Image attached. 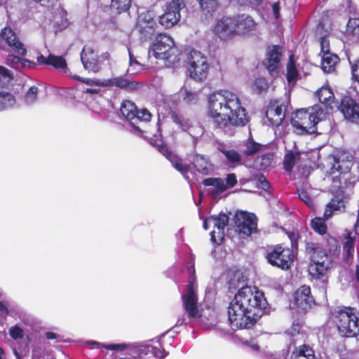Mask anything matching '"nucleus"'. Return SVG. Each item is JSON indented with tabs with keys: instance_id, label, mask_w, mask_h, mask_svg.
Instances as JSON below:
<instances>
[{
	"instance_id": "0e129e2a",
	"label": "nucleus",
	"mask_w": 359,
	"mask_h": 359,
	"mask_svg": "<svg viewBox=\"0 0 359 359\" xmlns=\"http://www.w3.org/2000/svg\"><path fill=\"white\" fill-rule=\"evenodd\" d=\"M154 350V353L156 356H158L160 358V359H163L164 358H165L168 353L165 351V349L162 348V349H160V348H153Z\"/></svg>"
},
{
	"instance_id": "8fccbe9b",
	"label": "nucleus",
	"mask_w": 359,
	"mask_h": 359,
	"mask_svg": "<svg viewBox=\"0 0 359 359\" xmlns=\"http://www.w3.org/2000/svg\"><path fill=\"white\" fill-rule=\"evenodd\" d=\"M260 168L262 170H265L269 168L273 160V154L272 153H266L265 154L262 155L260 157Z\"/></svg>"
},
{
	"instance_id": "09e8293b",
	"label": "nucleus",
	"mask_w": 359,
	"mask_h": 359,
	"mask_svg": "<svg viewBox=\"0 0 359 359\" xmlns=\"http://www.w3.org/2000/svg\"><path fill=\"white\" fill-rule=\"evenodd\" d=\"M183 100L187 104L195 103L198 100V95L196 92L187 88L182 90Z\"/></svg>"
},
{
	"instance_id": "6e6d98bb",
	"label": "nucleus",
	"mask_w": 359,
	"mask_h": 359,
	"mask_svg": "<svg viewBox=\"0 0 359 359\" xmlns=\"http://www.w3.org/2000/svg\"><path fill=\"white\" fill-rule=\"evenodd\" d=\"M158 151L163 155L168 161L175 154L165 144L157 145Z\"/></svg>"
},
{
	"instance_id": "423d86ee",
	"label": "nucleus",
	"mask_w": 359,
	"mask_h": 359,
	"mask_svg": "<svg viewBox=\"0 0 359 359\" xmlns=\"http://www.w3.org/2000/svg\"><path fill=\"white\" fill-rule=\"evenodd\" d=\"M150 50L156 59L165 60L171 64L180 60L178 48L173 39L167 34H158L152 41Z\"/></svg>"
},
{
	"instance_id": "de8ad7c7",
	"label": "nucleus",
	"mask_w": 359,
	"mask_h": 359,
	"mask_svg": "<svg viewBox=\"0 0 359 359\" xmlns=\"http://www.w3.org/2000/svg\"><path fill=\"white\" fill-rule=\"evenodd\" d=\"M38 94V88L36 86H31L26 92L24 99L27 104H32L36 101Z\"/></svg>"
},
{
	"instance_id": "aec40b11",
	"label": "nucleus",
	"mask_w": 359,
	"mask_h": 359,
	"mask_svg": "<svg viewBox=\"0 0 359 359\" xmlns=\"http://www.w3.org/2000/svg\"><path fill=\"white\" fill-rule=\"evenodd\" d=\"M137 107L135 104L128 100H124L121 102L120 107V111L122 116L130 122L132 132L140 137H142L144 135V131L132 122L133 120L135 119V116H137Z\"/></svg>"
},
{
	"instance_id": "72a5a7b5",
	"label": "nucleus",
	"mask_w": 359,
	"mask_h": 359,
	"mask_svg": "<svg viewBox=\"0 0 359 359\" xmlns=\"http://www.w3.org/2000/svg\"><path fill=\"white\" fill-rule=\"evenodd\" d=\"M286 79L289 83L294 81L297 79L299 74L297 69L295 61L293 58V55L289 57L288 62L286 67Z\"/></svg>"
},
{
	"instance_id": "4d7b16f0",
	"label": "nucleus",
	"mask_w": 359,
	"mask_h": 359,
	"mask_svg": "<svg viewBox=\"0 0 359 359\" xmlns=\"http://www.w3.org/2000/svg\"><path fill=\"white\" fill-rule=\"evenodd\" d=\"M9 334L13 339H20L23 338V330L18 325L11 327L9 330Z\"/></svg>"
},
{
	"instance_id": "774afa93",
	"label": "nucleus",
	"mask_w": 359,
	"mask_h": 359,
	"mask_svg": "<svg viewBox=\"0 0 359 359\" xmlns=\"http://www.w3.org/2000/svg\"><path fill=\"white\" fill-rule=\"evenodd\" d=\"M353 29L352 32L353 34L359 36V18L353 19Z\"/></svg>"
},
{
	"instance_id": "4c0bfd02",
	"label": "nucleus",
	"mask_w": 359,
	"mask_h": 359,
	"mask_svg": "<svg viewBox=\"0 0 359 359\" xmlns=\"http://www.w3.org/2000/svg\"><path fill=\"white\" fill-rule=\"evenodd\" d=\"M325 219L324 217H315L311 222V226L316 233L324 235L326 233L327 230V226L325 224Z\"/></svg>"
},
{
	"instance_id": "052dcab7",
	"label": "nucleus",
	"mask_w": 359,
	"mask_h": 359,
	"mask_svg": "<svg viewBox=\"0 0 359 359\" xmlns=\"http://www.w3.org/2000/svg\"><path fill=\"white\" fill-rule=\"evenodd\" d=\"M192 289L194 291L197 292V285H196V276L195 273V270L194 269V274H191L188 284L187 285L184 290H188L189 288Z\"/></svg>"
},
{
	"instance_id": "412c9836",
	"label": "nucleus",
	"mask_w": 359,
	"mask_h": 359,
	"mask_svg": "<svg viewBox=\"0 0 359 359\" xmlns=\"http://www.w3.org/2000/svg\"><path fill=\"white\" fill-rule=\"evenodd\" d=\"M141 86V83L129 79L125 76H114L104 79V87L115 86L128 92L137 90Z\"/></svg>"
},
{
	"instance_id": "c85d7f7f",
	"label": "nucleus",
	"mask_w": 359,
	"mask_h": 359,
	"mask_svg": "<svg viewBox=\"0 0 359 359\" xmlns=\"http://www.w3.org/2000/svg\"><path fill=\"white\" fill-rule=\"evenodd\" d=\"M319 101L327 107L332 108L334 96L332 89L327 86H323L316 92Z\"/></svg>"
},
{
	"instance_id": "ddd939ff",
	"label": "nucleus",
	"mask_w": 359,
	"mask_h": 359,
	"mask_svg": "<svg viewBox=\"0 0 359 359\" xmlns=\"http://www.w3.org/2000/svg\"><path fill=\"white\" fill-rule=\"evenodd\" d=\"M233 220L240 233L250 236L257 229V222L253 214L244 211L236 212Z\"/></svg>"
},
{
	"instance_id": "9b49d317",
	"label": "nucleus",
	"mask_w": 359,
	"mask_h": 359,
	"mask_svg": "<svg viewBox=\"0 0 359 359\" xmlns=\"http://www.w3.org/2000/svg\"><path fill=\"white\" fill-rule=\"evenodd\" d=\"M282 57L283 49L280 46L272 45L267 47L263 65L273 77L276 76L278 74Z\"/></svg>"
},
{
	"instance_id": "c03bdc74",
	"label": "nucleus",
	"mask_w": 359,
	"mask_h": 359,
	"mask_svg": "<svg viewBox=\"0 0 359 359\" xmlns=\"http://www.w3.org/2000/svg\"><path fill=\"white\" fill-rule=\"evenodd\" d=\"M194 139L196 140L203 135L204 129L198 123H191L187 131Z\"/></svg>"
},
{
	"instance_id": "603ef678",
	"label": "nucleus",
	"mask_w": 359,
	"mask_h": 359,
	"mask_svg": "<svg viewBox=\"0 0 359 359\" xmlns=\"http://www.w3.org/2000/svg\"><path fill=\"white\" fill-rule=\"evenodd\" d=\"M334 166L337 165V170L340 172H346V170H349L351 165V161H347L344 162L343 160L341 161L339 157L334 158Z\"/></svg>"
},
{
	"instance_id": "6ab92c4d",
	"label": "nucleus",
	"mask_w": 359,
	"mask_h": 359,
	"mask_svg": "<svg viewBox=\"0 0 359 359\" xmlns=\"http://www.w3.org/2000/svg\"><path fill=\"white\" fill-rule=\"evenodd\" d=\"M237 177L235 173H229L226 177V182L220 177H209L203 180L205 187H214L217 193H223L228 189L233 187L237 184Z\"/></svg>"
},
{
	"instance_id": "39448f33",
	"label": "nucleus",
	"mask_w": 359,
	"mask_h": 359,
	"mask_svg": "<svg viewBox=\"0 0 359 359\" xmlns=\"http://www.w3.org/2000/svg\"><path fill=\"white\" fill-rule=\"evenodd\" d=\"M322 114L323 110L317 105L297 109L290 119L294 133L297 135L313 133L316 130V126L321 120Z\"/></svg>"
},
{
	"instance_id": "f03ea898",
	"label": "nucleus",
	"mask_w": 359,
	"mask_h": 359,
	"mask_svg": "<svg viewBox=\"0 0 359 359\" xmlns=\"http://www.w3.org/2000/svg\"><path fill=\"white\" fill-rule=\"evenodd\" d=\"M210 115L217 128L226 133L231 126H244L248 121L238 97L228 90L213 93L208 97Z\"/></svg>"
},
{
	"instance_id": "20e7f679",
	"label": "nucleus",
	"mask_w": 359,
	"mask_h": 359,
	"mask_svg": "<svg viewBox=\"0 0 359 359\" xmlns=\"http://www.w3.org/2000/svg\"><path fill=\"white\" fill-rule=\"evenodd\" d=\"M333 323L341 338L359 337V313L354 307L339 306L332 313Z\"/></svg>"
},
{
	"instance_id": "c756f323",
	"label": "nucleus",
	"mask_w": 359,
	"mask_h": 359,
	"mask_svg": "<svg viewBox=\"0 0 359 359\" xmlns=\"http://www.w3.org/2000/svg\"><path fill=\"white\" fill-rule=\"evenodd\" d=\"M242 147V153L245 156H251L259 151L263 147V145L256 142L252 137H250L243 142Z\"/></svg>"
},
{
	"instance_id": "6e6552de",
	"label": "nucleus",
	"mask_w": 359,
	"mask_h": 359,
	"mask_svg": "<svg viewBox=\"0 0 359 359\" xmlns=\"http://www.w3.org/2000/svg\"><path fill=\"white\" fill-rule=\"evenodd\" d=\"M189 72L191 79L197 81H205L209 72L206 57L201 52L191 50L189 55Z\"/></svg>"
},
{
	"instance_id": "f8f14e48",
	"label": "nucleus",
	"mask_w": 359,
	"mask_h": 359,
	"mask_svg": "<svg viewBox=\"0 0 359 359\" xmlns=\"http://www.w3.org/2000/svg\"><path fill=\"white\" fill-rule=\"evenodd\" d=\"M197 292L189 288L182 294V306L185 314L191 318H199L202 314L199 310Z\"/></svg>"
},
{
	"instance_id": "473e14b6",
	"label": "nucleus",
	"mask_w": 359,
	"mask_h": 359,
	"mask_svg": "<svg viewBox=\"0 0 359 359\" xmlns=\"http://www.w3.org/2000/svg\"><path fill=\"white\" fill-rule=\"evenodd\" d=\"M173 168L180 172L183 176H186L190 170V165L184 163L183 159L177 154H175L169 160Z\"/></svg>"
},
{
	"instance_id": "0eeeda50",
	"label": "nucleus",
	"mask_w": 359,
	"mask_h": 359,
	"mask_svg": "<svg viewBox=\"0 0 359 359\" xmlns=\"http://www.w3.org/2000/svg\"><path fill=\"white\" fill-rule=\"evenodd\" d=\"M296 255L294 250L283 244H277L267 250L266 259L273 266L283 271L290 269L294 261Z\"/></svg>"
},
{
	"instance_id": "9d476101",
	"label": "nucleus",
	"mask_w": 359,
	"mask_h": 359,
	"mask_svg": "<svg viewBox=\"0 0 359 359\" xmlns=\"http://www.w3.org/2000/svg\"><path fill=\"white\" fill-rule=\"evenodd\" d=\"M293 305L304 314L306 313L316 305V300L311 294L310 286L306 285H301L293 294Z\"/></svg>"
},
{
	"instance_id": "cd10ccee",
	"label": "nucleus",
	"mask_w": 359,
	"mask_h": 359,
	"mask_svg": "<svg viewBox=\"0 0 359 359\" xmlns=\"http://www.w3.org/2000/svg\"><path fill=\"white\" fill-rule=\"evenodd\" d=\"M329 267L325 264L323 261H313L309 267V274L316 280L323 279L327 273Z\"/></svg>"
},
{
	"instance_id": "dca6fc26",
	"label": "nucleus",
	"mask_w": 359,
	"mask_h": 359,
	"mask_svg": "<svg viewBox=\"0 0 359 359\" xmlns=\"http://www.w3.org/2000/svg\"><path fill=\"white\" fill-rule=\"evenodd\" d=\"M0 37L15 53L22 56L26 55V48L11 27L3 28L0 33Z\"/></svg>"
},
{
	"instance_id": "b1692460",
	"label": "nucleus",
	"mask_w": 359,
	"mask_h": 359,
	"mask_svg": "<svg viewBox=\"0 0 359 359\" xmlns=\"http://www.w3.org/2000/svg\"><path fill=\"white\" fill-rule=\"evenodd\" d=\"M358 235L355 233L353 235L351 231H348L345 236V241L343 243V260L347 264H350L353 261L355 251V240Z\"/></svg>"
},
{
	"instance_id": "680f3d73",
	"label": "nucleus",
	"mask_w": 359,
	"mask_h": 359,
	"mask_svg": "<svg viewBox=\"0 0 359 359\" xmlns=\"http://www.w3.org/2000/svg\"><path fill=\"white\" fill-rule=\"evenodd\" d=\"M102 346L106 349L113 351H123L127 348V345L125 344H112L109 345H102Z\"/></svg>"
},
{
	"instance_id": "79ce46f5",
	"label": "nucleus",
	"mask_w": 359,
	"mask_h": 359,
	"mask_svg": "<svg viewBox=\"0 0 359 359\" xmlns=\"http://www.w3.org/2000/svg\"><path fill=\"white\" fill-rule=\"evenodd\" d=\"M253 90L258 94L266 92L269 88V83L264 78H257L252 84Z\"/></svg>"
},
{
	"instance_id": "e433bc0d",
	"label": "nucleus",
	"mask_w": 359,
	"mask_h": 359,
	"mask_svg": "<svg viewBox=\"0 0 359 359\" xmlns=\"http://www.w3.org/2000/svg\"><path fill=\"white\" fill-rule=\"evenodd\" d=\"M15 104V98L11 93L0 91V111L13 107Z\"/></svg>"
},
{
	"instance_id": "a211bd4d",
	"label": "nucleus",
	"mask_w": 359,
	"mask_h": 359,
	"mask_svg": "<svg viewBox=\"0 0 359 359\" xmlns=\"http://www.w3.org/2000/svg\"><path fill=\"white\" fill-rule=\"evenodd\" d=\"M81 60L83 67L94 73L100 69L99 56L95 50L90 45H85L81 53Z\"/></svg>"
},
{
	"instance_id": "bf43d9fd",
	"label": "nucleus",
	"mask_w": 359,
	"mask_h": 359,
	"mask_svg": "<svg viewBox=\"0 0 359 359\" xmlns=\"http://www.w3.org/2000/svg\"><path fill=\"white\" fill-rule=\"evenodd\" d=\"M351 65V72L353 79L359 83V58L354 60L353 62H350Z\"/></svg>"
},
{
	"instance_id": "393cba45",
	"label": "nucleus",
	"mask_w": 359,
	"mask_h": 359,
	"mask_svg": "<svg viewBox=\"0 0 359 359\" xmlns=\"http://www.w3.org/2000/svg\"><path fill=\"white\" fill-rule=\"evenodd\" d=\"M345 208L346 205L344 199L339 196H334L326 205L323 217L325 219H329L336 212H344Z\"/></svg>"
},
{
	"instance_id": "58836bf2",
	"label": "nucleus",
	"mask_w": 359,
	"mask_h": 359,
	"mask_svg": "<svg viewBox=\"0 0 359 359\" xmlns=\"http://www.w3.org/2000/svg\"><path fill=\"white\" fill-rule=\"evenodd\" d=\"M131 3L132 0H111V8L121 13L129 10Z\"/></svg>"
},
{
	"instance_id": "a18cd8bd",
	"label": "nucleus",
	"mask_w": 359,
	"mask_h": 359,
	"mask_svg": "<svg viewBox=\"0 0 359 359\" xmlns=\"http://www.w3.org/2000/svg\"><path fill=\"white\" fill-rule=\"evenodd\" d=\"M297 193L299 198L304 201L309 208L311 209L315 208V204L312 198L304 189H297Z\"/></svg>"
},
{
	"instance_id": "ea45409f",
	"label": "nucleus",
	"mask_w": 359,
	"mask_h": 359,
	"mask_svg": "<svg viewBox=\"0 0 359 359\" xmlns=\"http://www.w3.org/2000/svg\"><path fill=\"white\" fill-rule=\"evenodd\" d=\"M48 65H51L55 69H65L67 67L66 60L62 56L50 54L48 56Z\"/></svg>"
},
{
	"instance_id": "7ed1b4c3",
	"label": "nucleus",
	"mask_w": 359,
	"mask_h": 359,
	"mask_svg": "<svg viewBox=\"0 0 359 359\" xmlns=\"http://www.w3.org/2000/svg\"><path fill=\"white\" fill-rule=\"evenodd\" d=\"M257 23L249 15L241 13L223 16L217 20L212 32L221 41H229L237 36H245L256 30Z\"/></svg>"
},
{
	"instance_id": "e2e57ef3",
	"label": "nucleus",
	"mask_w": 359,
	"mask_h": 359,
	"mask_svg": "<svg viewBox=\"0 0 359 359\" xmlns=\"http://www.w3.org/2000/svg\"><path fill=\"white\" fill-rule=\"evenodd\" d=\"M32 1L35 3H38V4H41L42 6L47 7V8L53 7L59 1V0H32Z\"/></svg>"
},
{
	"instance_id": "37998d69",
	"label": "nucleus",
	"mask_w": 359,
	"mask_h": 359,
	"mask_svg": "<svg viewBox=\"0 0 359 359\" xmlns=\"http://www.w3.org/2000/svg\"><path fill=\"white\" fill-rule=\"evenodd\" d=\"M22 58L19 56L9 54L6 57V65L15 69L22 70Z\"/></svg>"
},
{
	"instance_id": "4be33fe9",
	"label": "nucleus",
	"mask_w": 359,
	"mask_h": 359,
	"mask_svg": "<svg viewBox=\"0 0 359 359\" xmlns=\"http://www.w3.org/2000/svg\"><path fill=\"white\" fill-rule=\"evenodd\" d=\"M321 52L323 53L321 59V68L323 71L326 73L334 72L336 66L339 61L337 55L331 53L328 48L325 50L323 41H321Z\"/></svg>"
},
{
	"instance_id": "f3484780",
	"label": "nucleus",
	"mask_w": 359,
	"mask_h": 359,
	"mask_svg": "<svg viewBox=\"0 0 359 359\" xmlns=\"http://www.w3.org/2000/svg\"><path fill=\"white\" fill-rule=\"evenodd\" d=\"M338 108L346 119L359 123V104L353 98L349 96L343 97Z\"/></svg>"
},
{
	"instance_id": "13d9d810",
	"label": "nucleus",
	"mask_w": 359,
	"mask_h": 359,
	"mask_svg": "<svg viewBox=\"0 0 359 359\" xmlns=\"http://www.w3.org/2000/svg\"><path fill=\"white\" fill-rule=\"evenodd\" d=\"M75 79L88 85L104 87V79L101 81L100 79H84L79 76H76Z\"/></svg>"
},
{
	"instance_id": "338daca9",
	"label": "nucleus",
	"mask_w": 359,
	"mask_h": 359,
	"mask_svg": "<svg viewBox=\"0 0 359 359\" xmlns=\"http://www.w3.org/2000/svg\"><path fill=\"white\" fill-rule=\"evenodd\" d=\"M280 4L279 2H275L273 4L272 9L274 14V16L276 19L279 18L280 15Z\"/></svg>"
},
{
	"instance_id": "2eb2a0df",
	"label": "nucleus",
	"mask_w": 359,
	"mask_h": 359,
	"mask_svg": "<svg viewBox=\"0 0 359 359\" xmlns=\"http://www.w3.org/2000/svg\"><path fill=\"white\" fill-rule=\"evenodd\" d=\"M213 223L214 230L210 233V239L213 243L220 245L224 237V228L229 223V217L225 213L210 217Z\"/></svg>"
},
{
	"instance_id": "7c9ffc66",
	"label": "nucleus",
	"mask_w": 359,
	"mask_h": 359,
	"mask_svg": "<svg viewBox=\"0 0 359 359\" xmlns=\"http://www.w3.org/2000/svg\"><path fill=\"white\" fill-rule=\"evenodd\" d=\"M199 4L201 12L206 16L212 15L219 7L218 0H196Z\"/></svg>"
},
{
	"instance_id": "bb28decb",
	"label": "nucleus",
	"mask_w": 359,
	"mask_h": 359,
	"mask_svg": "<svg viewBox=\"0 0 359 359\" xmlns=\"http://www.w3.org/2000/svg\"><path fill=\"white\" fill-rule=\"evenodd\" d=\"M291 359H318L312 347L308 344H302L292 351Z\"/></svg>"
},
{
	"instance_id": "f704fd0d",
	"label": "nucleus",
	"mask_w": 359,
	"mask_h": 359,
	"mask_svg": "<svg viewBox=\"0 0 359 359\" xmlns=\"http://www.w3.org/2000/svg\"><path fill=\"white\" fill-rule=\"evenodd\" d=\"M170 118L183 131L187 132L192 122L190 119L185 118L175 111H171Z\"/></svg>"
},
{
	"instance_id": "49530a36",
	"label": "nucleus",
	"mask_w": 359,
	"mask_h": 359,
	"mask_svg": "<svg viewBox=\"0 0 359 359\" xmlns=\"http://www.w3.org/2000/svg\"><path fill=\"white\" fill-rule=\"evenodd\" d=\"M254 180L256 181L257 187L261 188L264 191H267L269 189V182L262 173L255 175Z\"/></svg>"
},
{
	"instance_id": "c9c22d12",
	"label": "nucleus",
	"mask_w": 359,
	"mask_h": 359,
	"mask_svg": "<svg viewBox=\"0 0 359 359\" xmlns=\"http://www.w3.org/2000/svg\"><path fill=\"white\" fill-rule=\"evenodd\" d=\"M222 154L225 156L227 162L232 165L241 164L242 158L241 154L234 149H219Z\"/></svg>"
},
{
	"instance_id": "1a4fd4ad",
	"label": "nucleus",
	"mask_w": 359,
	"mask_h": 359,
	"mask_svg": "<svg viewBox=\"0 0 359 359\" xmlns=\"http://www.w3.org/2000/svg\"><path fill=\"white\" fill-rule=\"evenodd\" d=\"M186 7L184 0H171L165 5L163 13L158 17V22L165 29L176 25L181 20V11Z\"/></svg>"
},
{
	"instance_id": "f257e3e1",
	"label": "nucleus",
	"mask_w": 359,
	"mask_h": 359,
	"mask_svg": "<svg viewBox=\"0 0 359 359\" xmlns=\"http://www.w3.org/2000/svg\"><path fill=\"white\" fill-rule=\"evenodd\" d=\"M263 292L243 286L235 294L228 307L230 325L236 329H250L259 320L266 308Z\"/></svg>"
},
{
	"instance_id": "3c124183",
	"label": "nucleus",
	"mask_w": 359,
	"mask_h": 359,
	"mask_svg": "<svg viewBox=\"0 0 359 359\" xmlns=\"http://www.w3.org/2000/svg\"><path fill=\"white\" fill-rule=\"evenodd\" d=\"M151 118L152 114L147 109L143 108L140 110L137 109V116H135V119L141 121L149 122L151 121Z\"/></svg>"
},
{
	"instance_id": "5701e85b",
	"label": "nucleus",
	"mask_w": 359,
	"mask_h": 359,
	"mask_svg": "<svg viewBox=\"0 0 359 359\" xmlns=\"http://www.w3.org/2000/svg\"><path fill=\"white\" fill-rule=\"evenodd\" d=\"M340 251V245L338 241L334 237L327 236L325 238L324 245L322 246L321 258L327 257L333 259L339 255Z\"/></svg>"
},
{
	"instance_id": "2f4dec72",
	"label": "nucleus",
	"mask_w": 359,
	"mask_h": 359,
	"mask_svg": "<svg viewBox=\"0 0 359 359\" xmlns=\"http://www.w3.org/2000/svg\"><path fill=\"white\" fill-rule=\"evenodd\" d=\"M301 153L299 151H292L286 153L283 158V168L285 171L292 172L297 161L300 159Z\"/></svg>"
},
{
	"instance_id": "864d4df0",
	"label": "nucleus",
	"mask_w": 359,
	"mask_h": 359,
	"mask_svg": "<svg viewBox=\"0 0 359 359\" xmlns=\"http://www.w3.org/2000/svg\"><path fill=\"white\" fill-rule=\"evenodd\" d=\"M155 25L156 21L151 18L150 20H147L146 27L140 25V32L142 33L144 36L151 35L155 31Z\"/></svg>"
},
{
	"instance_id": "69168bd1",
	"label": "nucleus",
	"mask_w": 359,
	"mask_h": 359,
	"mask_svg": "<svg viewBox=\"0 0 359 359\" xmlns=\"http://www.w3.org/2000/svg\"><path fill=\"white\" fill-rule=\"evenodd\" d=\"M22 69H24L26 67L34 68L36 66V63L27 59H22Z\"/></svg>"
},
{
	"instance_id": "4468645a",
	"label": "nucleus",
	"mask_w": 359,
	"mask_h": 359,
	"mask_svg": "<svg viewBox=\"0 0 359 359\" xmlns=\"http://www.w3.org/2000/svg\"><path fill=\"white\" fill-rule=\"evenodd\" d=\"M287 107L278 100H271L266 111V118L273 127L281 125L285 117Z\"/></svg>"
},
{
	"instance_id": "a19ab883",
	"label": "nucleus",
	"mask_w": 359,
	"mask_h": 359,
	"mask_svg": "<svg viewBox=\"0 0 359 359\" xmlns=\"http://www.w3.org/2000/svg\"><path fill=\"white\" fill-rule=\"evenodd\" d=\"M305 250L306 253L312 257L316 255L318 257L321 258L322 246H320L318 243L306 242L305 243Z\"/></svg>"
},
{
	"instance_id": "a878e982",
	"label": "nucleus",
	"mask_w": 359,
	"mask_h": 359,
	"mask_svg": "<svg viewBox=\"0 0 359 359\" xmlns=\"http://www.w3.org/2000/svg\"><path fill=\"white\" fill-rule=\"evenodd\" d=\"M193 166L197 172L203 175H209L214 172V165L203 155L196 154L194 157Z\"/></svg>"
},
{
	"instance_id": "5fc2aeb1",
	"label": "nucleus",
	"mask_w": 359,
	"mask_h": 359,
	"mask_svg": "<svg viewBox=\"0 0 359 359\" xmlns=\"http://www.w3.org/2000/svg\"><path fill=\"white\" fill-rule=\"evenodd\" d=\"M288 238H290L291 241V247L293 250V248H297L298 246V241L300 238V234L299 233L298 230H292L290 231H288L287 233Z\"/></svg>"
}]
</instances>
